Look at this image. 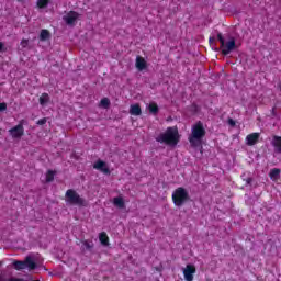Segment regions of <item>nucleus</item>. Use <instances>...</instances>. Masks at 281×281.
Instances as JSON below:
<instances>
[{
    "label": "nucleus",
    "instance_id": "1",
    "mask_svg": "<svg viewBox=\"0 0 281 281\" xmlns=\"http://www.w3.org/2000/svg\"><path fill=\"white\" fill-rule=\"evenodd\" d=\"M203 137H205V127H203V123L198 122L191 127L189 143L193 148H199V146H203Z\"/></svg>",
    "mask_w": 281,
    "mask_h": 281
},
{
    "label": "nucleus",
    "instance_id": "2",
    "mask_svg": "<svg viewBox=\"0 0 281 281\" xmlns=\"http://www.w3.org/2000/svg\"><path fill=\"white\" fill-rule=\"evenodd\" d=\"M156 140L168 146H177L179 144V130L177 127H168Z\"/></svg>",
    "mask_w": 281,
    "mask_h": 281
},
{
    "label": "nucleus",
    "instance_id": "3",
    "mask_svg": "<svg viewBox=\"0 0 281 281\" xmlns=\"http://www.w3.org/2000/svg\"><path fill=\"white\" fill-rule=\"evenodd\" d=\"M171 199L176 207H181V205H184V203L190 201V193L188 190H186V188L180 187L172 192Z\"/></svg>",
    "mask_w": 281,
    "mask_h": 281
},
{
    "label": "nucleus",
    "instance_id": "4",
    "mask_svg": "<svg viewBox=\"0 0 281 281\" xmlns=\"http://www.w3.org/2000/svg\"><path fill=\"white\" fill-rule=\"evenodd\" d=\"M217 40L221 43V49H222V54H224V56L232 54V52H234V49H236V40H234V37H231L229 41L225 42V37H223V34L218 33Z\"/></svg>",
    "mask_w": 281,
    "mask_h": 281
},
{
    "label": "nucleus",
    "instance_id": "5",
    "mask_svg": "<svg viewBox=\"0 0 281 281\" xmlns=\"http://www.w3.org/2000/svg\"><path fill=\"white\" fill-rule=\"evenodd\" d=\"M66 201L70 203V205H86L85 199H82L78 192L74 191V189L66 191Z\"/></svg>",
    "mask_w": 281,
    "mask_h": 281
},
{
    "label": "nucleus",
    "instance_id": "6",
    "mask_svg": "<svg viewBox=\"0 0 281 281\" xmlns=\"http://www.w3.org/2000/svg\"><path fill=\"white\" fill-rule=\"evenodd\" d=\"M80 19V13L76 11H69L63 16V20L67 25H76V21Z\"/></svg>",
    "mask_w": 281,
    "mask_h": 281
},
{
    "label": "nucleus",
    "instance_id": "7",
    "mask_svg": "<svg viewBox=\"0 0 281 281\" xmlns=\"http://www.w3.org/2000/svg\"><path fill=\"white\" fill-rule=\"evenodd\" d=\"M182 273L186 281H193L194 273H196V267L194 265H187L186 268L182 269Z\"/></svg>",
    "mask_w": 281,
    "mask_h": 281
},
{
    "label": "nucleus",
    "instance_id": "8",
    "mask_svg": "<svg viewBox=\"0 0 281 281\" xmlns=\"http://www.w3.org/2000/svg\"><path fill=\"white\" fill-rule=\"evenodd\" d=\"M9 133L13 139H21L22 135L25 134V128L22 124H19L13 128L9 130Z\"/></svg>",
    "mask_w": 281,
    "mask_h": 281
},
{
    "label": "nucleus",
    "instance_id": "9",
    "mask_svg": "<svg viewBox=\"0 0 281 281\" xmlns=\"http://www.w3.org/2000/svg\"><path fill=\"white\" fill-rule=\"evenodd\" d=\"M94 170H99L100 172H103V175H110L111 171L109 170V166L106 162L102 160H98L93 164Z\"/></svg>",
    "mask_w": 281,
    "mask_h": 281
},
{
    "label": "nucleus",
    "instance_id": "10",
    "mask_svg": "<svg viewBox=\"0 0 281 281\" xmlns=\"http://www.w3.org/2000/svg\"><path fill=\"white\" fill-rule=\"evenodd\" d=\"M258 139H260V133H251L246 136V144L247 146H256Z\"/></svg>",
    "mask_w": 281,
    "mask_h": 281
},
{
    "label": "nucleus",
    "instance_id": "11",
    "mask_svg": "<svg viewBox=\"0 0 281 281\" xmlns=\"http://www.w3.org/2000/svg\"><path fill=\"white\" fill-rule=\"evenodd\" d=\"M271 146L274 149V153L281 155V136H273L271 140Z\"/></svg>",
    "mask_w": 281,
    "mask_h": 281
},
{
    "label": "nucleus",
    "instance_id": "12",
    "mask_svg": "<svg viewBox=\"0 0 281 281\" xmlns=\"http://www.w3.org/2000/svg\"><path fill=\"white\" fill-rule=\"evenodd\" d=\"M135 67L138 71H144L148 67V64L146 63V59L142 56L136 57Z\"/></svg>",
    "mask_w": 281,
    "mask_h": 281
},
{
    "label": "nucleus",
    "instance_id": "13",
    "mask_svg": "<svg viewBox=\"0 0 281 281\" xmlns=\"http://www.w3.org/2000/svg\"><path fill=\"white\" fill-rule=\"evenodd\" d=\"M24 265H25L26 269L32 271V270L36 269V259L34 258V256H27L24 260Z\"/></svg>",
    "mask_w": 281,
    "mask_h": 281
},
{
    "label": "nucleus",
    "instance_id": "14",
    "mask_svg": "<svg viewBox=\"0 0 281 281\" xmlns=\"http://www.w3.org/2000/svg\"><path fill=\"white\" fill-rule=\"evenodd\" d=\"M130 115H142V108L139 106V104L136 103L130 106Z\"/></svg>",
    "mask_w": 281,
    "mask_h": 281
},
{
    "label": "nucleus",
    "instance_id": "15",
    "mask_svg": "<svg viewBox=\"0 0 281 281\" xmlns=\"http://www.w3.org/2000/svg\"><path fill=\"white\" fill-rule=\"evenodd\" d=\"M99 240L103 247H109V235L106 233L102 232L99 234Z\"/></svg>",
    "mask_w": 281,
    "mask_h": 281
},
{
    "label": "nucleus",
    "instance_id": "16",
    "mask_svg": "<svg viewBox=\"0 0 281 281\" xmlns=\"http://www.w3.org/2000/svg\"><path fill=\"white\" fill-rule=\"evenodd\" d=\"M147 109L151 115H157V113H159V105H157L155 102L149 103Z\"/></svg>",
    "mask_w": 281,
    "mask_h": 281
},
{
    "label": "nucleus",
    "instance_id": "17",
    "mask_svg": "<svg viewBox=\"0 0 281 281\" xmlns=\"http://www.w3.org/2000/svg\"><path fill=\"white\" fill-rule=\"evenodd\" d=\"M269 177L272 181H278L280 179V169L274 168L270 171Z\"/></svg>",
    "mask_w": 281,
    "mask_h": 281
},
{
    "label": "nucleus",
    "instance_id": "18",
    "mask_svg": "<svg viewBox=\"0 0 281 281\" xmlns=\"http://www.w3.org/2000/svg\"><path fill=\"white\" fill-rule=\"evenodd\" d=\"M52 37V34H49V31L47 30H42L40 33V41H49Z\"/></svg>",
    "mask_w": 281,
    "mask_h": 281
},
{
    "label": "nucleus",
    "instance_id": "19",
    "mask_svg": "<svg viewBox=\"0 0 281 281\" xmlns=\"http://www.w3.org/2000/svg\"><path fill=\"white\" fill-rule=\"evenodd\" d=\"M99 106L100 109H109V106H111V100H109V98L101 99Z\"/></svg>",
    "mask_w": 281,
    "mask_h": 281
},
{
    "label": "nucleus",
    "instance_id": "20",
    "mask_svg": "<svg viewBox=\"0 0 281 281\" xmlns=\"http://www.w3.org/2000/svg\"><path fill=\"white\" fill-rule=\"evenodd\" d=\"M13 267H14V269H16V271L26 269L25 261H14Z\"/></svg>",
    "mask_w": 281,
    "mask_h": 281
},
{
    "label": "nucleus",
    "instance_id": "21",
    "mask_svg": "<svg viewBox=\"0 0 281 281\" xmlns=\"http://www.w3.org/2000/svg\"><path fill=\"white\" fill-rule=\"evenodd\" d=\"M47 102H49V94L43 93L40 97V104H41V106H45V104H47Z\"/></svg>",
    "mask_w": 281,
    "mask_h": 281
},
{
    "label": "nucleus",
    "instance_id": "22",
    "mask_svg": "<svg viewBox=\"0 0 281 281\" xmlns=\"http://www.w3.org/2000/svg\"><path fill=\"white\" fill-rule=\"evenodd\" d=\"M113 203L116 207H120V209L124 207V199L121 196L114 198Z\"/></svg>",
    "mask_w": 281,
    "mask_h": 281
},
{
    "label": "nucleus",
    "instance_id": "23",
    "mask_svg": "<svg viewBox=\"0 0 281 281\" xmlns=\"http://www.w3.org/2000/svg\"><path fill=\"white\" fill-rule=\"evenodd\" d=\"M36 5L43 10V8H47V5H49V0H37Z\"/></svg>",
    "mask_w": 281,
    "mask_h": 281
},
{
    "label": "nucleus",
    "instance_id": "24",
    "mask_svg": "<svg viewBox=\"0 0 281 281\" xmlns=\"http://www.w3.org/2000/svg\"><path fill=\"white\" fill-rule=\"evenodd\" d=\"M55 175H56V171L48 170L46 173V182L52 183V181H54Z\"/></svg>",
    "mask_w": 281,
    "mask_h": 281
},
{
    "label": "nucleus",
    "instance_id": "25",
    "mask_svg": "<svg viewBox=\"0 0 281 281\" xmlns=\"http://www.w3.org/2000/svg\"><path fill=\"white\" fill-rule=\"evenodd\" d=\"M82 245L86 249H93V240L85 239L82 240Z\"/></svg>",
    "mask_w": 281,
    "mask_h": 281
},
{
    "label": "nucleus",
    "instance_id": "26",
    "mask_svg": "<svg viewBox=\"0 0 281 281\" xmlns=\"http://www.w3.org/2000/svg\"><path fill=\"white\" fill-rule=\"evenodd\" d=\"M21 47L23 49H25V47H27V45H30V41L29 40H22L20 43Z\"/></svg>",
    "mask_w": 281,
    "mask_h": 281
},
{
    "label": "nucleus",
    "instance_id": "27",
    "mask_svg": "<svg viewBox=\"0 0 281 281\" xmlns=\"http://www.w3.org/2000/svg\"><path fill=\"white\" fill-rule=\"evenodd\" d=\"M37 124H38L40 126H43V124H47V119L38 120V121H37Z\"/></svg>",
    "mask_w": 281,
    "mask_h": 281
},
{
    "label": "nucleus",
    "instance_id": "28",
    "mask_svg": "<svg viewBox=\"0 0 281 281\" xmlns=\"http://www.w3.org/2000/svg\"><path fill=\"white\" fill-rule=\"evenodd\" d=\"M8 109V104L0 103V111H5Z\"/></svg>",
    "mask_w": 281,
    "mask_h": 281
},
{
    "label": "nucleus",
    "instance_id": "29",
    "mask_svg": "<svg viewBox=\"0 0 281 281\" xmlns=\"http://www.w3.org/2000/svg\"><path fill=\"white\" fill-rule=\"evenodd\" d=\"M3 49V43L0 42V52Z\"/></svg>",
    "mask_w": 281,
    "mask_h": 281
},
{
    "label": "nucleus",
    "instance_id": "30",
    "mask_svg": "<svg viewBox=\"0 0 281 281\" xmlns=\"http://www.w3.org/2000/svg\"><path fill=\"white\" fill-rule=\"evenodd\" d=\"M18 1L23 2V1H25V0H18Z\"/></svg>",
    "mask_w": 281,
    "mask_h": 281
},
{
    "label": "nucleus",
    "instance_id": "31",
    "mask_svg": "<svg viewBox=\"0 0 281 281\" xmlns=\"http://www.w3.org/2000/svg\"><path fill=\"white\" fill-rule=\"evenodd\" d=\"M231 124H234V121H231Z\"/></svg>",
    "mask_w": 281,
    "mask_h": 281
}]
</instances>
